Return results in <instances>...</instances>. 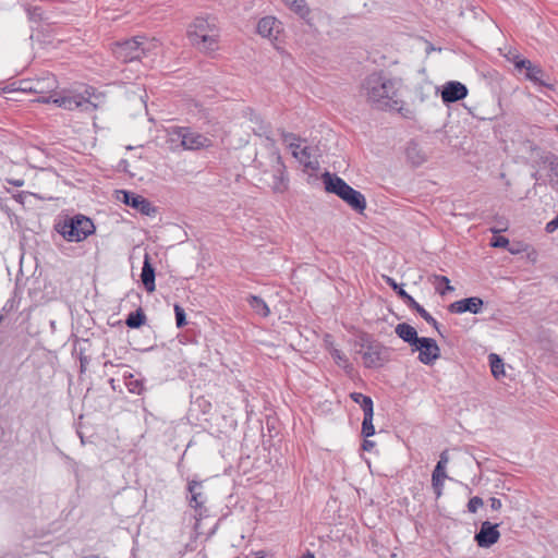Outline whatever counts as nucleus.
<instances>
[{
  "mask_svg": "<svg viewBox=\"0 0 558 558\" xmlns=\"http://www.w3.org/2000/svg\"><path fill=\"white\" fill-rule=\"evenodd\" d=\"M360 94L373 108L387 110L397 105L398 82L383 71H375L363 80Z\"/></svg>",
  "mask_w": 558,
  "mask_h": 558,
  "instance_id": "1",
  "label": "nucleus"
},
{
  "mask_svg": "<svg viewBox=\"0 0 558 558\" xmlns=\"http://www.w3.org/2000/svg\"><path fill=\"white\" fill-rule=\"evenodd\" d=\"M322 179L326 192L336 194L359 214L366 209L365 196L360 191L351 187L343 179L329 172H325Z\"/></svg>",
  "mask_w": 558,
  "mask_h": 558,
  "instance_id": "2",
  "label": "nucleus"
},
{
  "mask_svg": "<svg viewBox=\"0 0 558 558\" xmlns=\"http://www.w3.org/2000/svg\"><path fill=\"white\" fill-rule=\"evenodd\" d=\"M54 228L69 242H81L95 231L94 222L84 215L66 216Z\"/></svg>",
  "mask_w": 558,
  "mask_h": 558,
  "instance_id": "3",
  "label": "nucleus"
},
{
  "mask_svg": "<svg viewBox=\"0 0 558 558\" xmlns=\"http://www.w3.org/2000/svg\"><path fill=\"white\" fill-rule=\"evenodd\" d=\"M258 163V167L263 169L265 174H270L271 182L270 187L274 193H284L289 187V179L287 175V168L282 161L281 155L279 151L271 147L267 154V161H260L255 159Z\"/></svg>",
  "mask_w": 558,
  "mask_h": 558,
  "instance_id": "4",
  "label": "nucleus"
},
{
  "mask_svg": "<svg viewBox=\"0 0 558 558\" xmlns=\"http://www.w3.org/2000/svg\"><path fill=\"white\" fill-rule=\"evenodd\" d=\"M86 93L88 94V97H84L81 94H58L54 93L53 95H49L48 97H43L39 99V102L43 104H49L53 102L60 108L66 109V110H93L97 107V104L92 100V95L86 89Z\"/></svg>",
  "mask_w": 558,
  "mask_h": 558,
  "instance_id": "5",
  "label": "nucleus"
},
{
  "mask_svg": "<svg viewBox=\"0 0 558 558\" xmlns=\"http://www.w3.org/2000/svg\"><path fill=\"white\" fill-rule=\"evenodd\" d=\"M360 351L363 364L367 368H379L389 361V352L380 342L371 337L363 338Z\"/></svg>",
  "mask_w": 558,
  "mask_h": 558,
  "instance_id": "6",
  "label": "nucleus"
},
{
  "mask_svg": "<svg viewBox=\"0 0 558 558\" xmlns=\"http://www.w3.org/2000/svg\"><path fill=\"white\" fill-rule=\"evenodd\" d=\"M512 62L517 70H525L524 76L526 80L531 81L535 85L555 90V84L550 82L549 76L539 65L534 64L529 59L521 58L520 56H514Z\"/></svg>",
  "mask_w": 558,
  "mask_h": 558,
  "instance_id": "7",
  "label": "nucleus"
},
{
  "mask_svg": "<svg viewBox=\"0 0 558 558\" xmlns=\"http://www.w3.org/2000/svg\"><path fill=\"white\" fill-rule=\"evenodd\" d=\"M112 56L122 63L140 60L145 52L144 41L137 37L117 41L111 47Z\"/></svg>",
  "mask_w": 558,
  "mask_h": 558,
  "instance_id": "8",
  "label": "nucleus"
},
{
  "mask_svg": "<svg viewBox=\"0 0 558 558\" xmlns=\"http://www.w3.org/2000/svg\"><path fill=\"white\" fill-rule=\"evenodd\" d=\"M113 197L117 202L133 208L144 216H154L157 208L147 198L126 190H116Z\"/></svg>",
  "mask_w": 558,
  "mask_h": 558,
  "instance_id": "9",
  "label": "nucleus"
},
{
  "mask_svg": "<svg viewBox=\"0 0 558 558\" xmlns=\"http://www.w3.org/2000/svg\"><path fill=\"white\" fill-rule=\"evenodd\" d=\"M413 351H418V361L425 365H432L440 356V349L435 339L421 337Z\"/></svg>",
  "mask_w": 558,
  "mask_h": 558,
  "instance_id": "10",
  "label": "nucleus"
},
{
  "mask_svg": "<svg viewBox=\"0 0 558 558\" xmlns=\"http://www.w3.org/2000/svg\"><path fill=\"white\" fill-rule=\"evenodd\" d=\"M498 523L489 521L482 522L478 532L474 535V541L481 548H489L498 542L500 533L498 531Z\"/></svg>",
  "mask_w": 558,
  "mask_h": 558,
  "instance_id": "11",
  "label": "nucleus"
},
{
  "mask_svg": "<svg viewBox=\"0 0 558 558\" xmlns=\"http://www.w3.org/2000/svg\"><path fill=\"white\" fill-rule=\"evenodd\" d=\"M449 462L448 451L445 450L440 453L439 460L432 474V486L436 498L442 494L444 481L447 478L446 466Z\"/></svg>",
  "mask_w": 558,
  "mask_h": 558,
  "instance_id": "12",
  "label": "nucleus"
},
{
  "mask_svg": "<svg viewBox=\"0 0 558 558\" xmlns=\"http://www.w3.org/2000/svg\"><path fill=\"white\" fill-rule=\"evenodd\" d=\"M219 28L203 35L194 33V38L189 39L193 47L201 52H214L218 49Z\"/></svg>",
  "mask_w": 558,
  "mask_h": 558,
  "instance_id": "13",
  "label": "nucleus"
},
{
  "mask_svg": "<svg viewBox=\"0 0 558 558\" xmlns=\"http://www.w3.org/2000/svg\"><path fill=\"white\" fill-rule=\"evenodd\" d=\"M484 301L478 296H471L458 300L448 306V311L452 314H462L470 312L480 314L483 311Z\"/></svg>",
  "mask_w": 558,
  "mask_h": 558,
  "instance_id": "14",
  "label": "nucleus"
},
{
  "mask_svg": "<svg viewBox=\"0 0 558 558\" xmlns=\"http://www.w3.org/2000/svg\"><path fill=\"white\" fill-rule=\"evenodd\" d=\"M58 86L57 80L54 75L47 74L34 82H32L31 86L27 88L29 92L39 94V99L43 97H48L49 95H53L56 93V88Z\"/></svg>",
  "mask_w": 558,
  "mask_h": 558,
  "instance_id": "15",
  "label": "nucleus"
},
{
  "mask_svg": "<svg viewBox=\"0 0 558 558\" xmlns=\"http://www.w3.org/2000/svg\"><path fill=\"white\" fill-rule=\"evenodd\" d=\"M468 96V88L458 81H450L444 85L441 99L445 104H451L464 99Z\"/></svg>",
  "mask_w": 558,
  "mask_h": 558,
  "instance_id": "16",
  "label": "nucleus"
},
{
  "mask_svg": "<svg viewBox=\"0 0 558 558\" xmlns=\"http://www.w3.org/2000/svg\"><path fill=\"white\" fill-rule=\"evenodd\" d=\"M183 149L195 150L201 148H207L211 145L210 138L207 136L186 128L184 132Z\"/></svg>",
  "mask_w": 558,
  "mask_h": 558,
  "instance_id": "17",
  "label": "nucleus"
},
{
  "mask_svg": "<svg viewBox=\"0 0 558 558\" xmlns=\"http://www.w3.org/2000/svg\"><path fill=\"white\" fill-rule=\"evenodd\" d=\"M214 29H218L215 17H196L193 23L189 26L187 29V38H194V33L197 35H203L208 32H213Z\"/></svg>",
  "mask_w": 558,
  "mask_h": 558,
  "instance_id": "18",
  "label": "nucleus"
},
{
  "mask_svg": "<svg viewBox=\"0 0 558 558\" xmlns=\"http://www.w3.org/2000/svg\"><path fill=\"white\" fill-rule=\"evenodd\" d=\"M155 277H156V272H155V268L151 264V257L148 253H145L142 272H141V281H142L145 290L149 293L154 292L156 289Z\"/></svg>",
  "mask_w": 558,
  "mask_h": 558,
  "instance_id": "19",
  "label": "nucleus"
},
{
  "mask_svg": "<svg viewBox=\"0 0 558 558\" xmlns=\"http://www.w3.org/2000/svg\"><path fill=\"white\" fill-rule=\"evenodd\" d=\"M201 488L202 483L198 481L192 480L187 484V490L191 494L190 506L193 507L199 515L203 514L204 504L206 500Z\"/></svg>",
  "mask_w": 558,
  "mask_h": 558,
  "instance_id": "20",
  "label": "nucleus"
},
{
  "mask_svg": "<svg viewBox=\"0 0 558 558\" xmlns=\"http://www.w3.org/2000/svg\"><path fill=\"white\" fill-rule=\"evenodd\" d=\"M280 22L277 21L274 16H265L262 17L257 23V33L266 38H277V34L279 33Z\"/></svg>",
  "mask_w": 558,
  "mask_h": 558,
  "instance_id": "21",
  "label": "nucleus"
},
{
  "mask_svg": "<svg viewBox=\"0 0 558 558\" xmlns=\"http://www.w3.org/2000/svg\"><path fill=\"white\" fill-rule=\"evenodd\" d=\"M396 335L412 348L416 345L421 337L417 336L416 329L408 323L398 324L395 328Z\"/></svg>",
  "mask_w": 558,
  "mask_h": 558,
  "instance_id": "22",
  "label": "nucleus"
},
{
  "mask_svg": "<svg viewBox=\"0 0 558 558\" xmlns=\"http://www.w3.org/2000/svg\"><path fill=\"white\" fill-rule=\"evenodd\" d=\"M408 160L415 167L421 166L427 159L426 154L421 149L417 143L410 142L405 149Z\"/></svg>",
  "mask_w": 558,
  "mask_h": 558,
  "instance_id": "23",
  "label": "nucleus"
},
{
  "mask_svg": "<svg viewBox=\"0 0 558 558\" xmlns=\"http://www.w3.org/2000/svg\"><path fill=\"white\" fill-rule=\"evenodd\" d=\"M246 301L250 305V307L253 310L254 313L262 317H268L270 315V310L267 303L259 296L250 294L246 298Z\"/></svg>",
  "mask_w": 558,
  "mask_h": 558,
  "instance_id": "24",
  "label": "nucleus"
},
{
  "mask_svg": "<svg viewBox=\"0 0 558 558\" xmlns=\"http://www.w3.org/2000/svg\"><path fill=\"white\" fill-rule=\"evenodd\" d=\"M184 132H186L185 126H170L167 129L168 142L172 148H182L185 138Z\"/></svg>",
  "mask_w": 558,
  "mask_h": 558,
  "instance_id": "25",
  "label": "nucleus"
},
{
  "mask_svg": "<svg viewBox=\"0 0 558 558\" xmlns=\"http://www.w3.org/2000/svg\"><path fill=\"white\" fill-rule=\"evenodd\" d=\"M386 283L397 293V295L407 304L411 310L417 304V302L401 287L395 279L386 277Z\"/></svg>",
  "mask_w": 558,
  "mask_h": 558,
  "instance_id": "26",
  "label": "nucleus"
},
{
  "mask_svg": "<svg viewBox=\"0 0 558 558\" xmlns=\"http://www.w3.org/2000/svg\"><path fill=\"white\" fill-rule=\"evenodd\" d=\"M293 156L305 167L314 168L311 163V151L308 147H300L299 143H290Z\"/></svg>",
  "mask_w": 558,
  "mask_h": 558,
  "instance_id": "27",
  "label": "nucleus"
},
{
  "mask_svg": "<svg viewBox=\"0 0 558 558\" xmlns=\"http://www.w3.org/2000/svg\"><path fill=\"white\" fill-rule=\"evenodd\" d=\"M146 322V315L144 311L140 307L134 312H131L128 315V318L125 320V324L130 328H140L143 326Z\"/></svg>",
  "mask_w": 558,
  "mask_h": 558,
  "instance_id": "28",
  "label": "nucleus"
},
{
  "mask_svg": "<svg viewBox=\"0 0 558 558\" xmlns=\"http://www.w3.org/2000/svg\"><path fill=\"white\" fill-rule=\"evenodd\" d=\"M363 413H364V417H363V422H362L361 433L365 438H368L375 434V427L373 424L374 409L363 412Z\"/></svg>",
  "mask_w": 558,
  "mask_h": 558,
  "instance_id": "29",
  "label": "nucleus"
},
{
  "mask_svg": "<svg viewBox=\"0 0 558 558\" xmlns=\"http://www.w3.org/2000/svg\"><path fill=\"white\" fill-rule=\"evenodd\" d=\"M287 7L303 20H307L310 16L311 10L307 7L305 0H293Z\"/></svg>",
  "mask_w": 558,
  "mask_h": 558,
  "instance_id": "30",
  "label": "nucleus"
},
{
  "mask_svg": "<svg viewBox=\"0 0 558 558\" xmlns=\"http://www.w3.org/2000/svg\"><path fill=\"white\" fill-rule=\"evenodd\" d=\"M412 310L415 311L427 324L432 325L441 337H444L438 322L422 305L417 303Z\"/></svg>",
  "mask_w": 558,
  "mask_h": 558,
  "instance_id": "31",
  "label": "nucleus"
},
{
  "mask_svg": "<svg viewBox=\"0 0 558 558\" xmlns=\"http://www.w3.org/2000/svg\"><path fill=\"white\" fill-rule=\"evenodd\" d=\"M350 398L352 399L353 402L361 405L363 412L374 409L373 400L368 396H365L361 392H352L350 393Z\"/></svg>",
  "mask_w": 558,
  "mask_h": 558,
  "instance_id": "32",
  "label": "nucleus"
},
{
  "mask_svg": "<svg viewBox=\"0 0 558 558\" xmlns=\"http://www.w3.org/2000/svg\"><path fill=\"white\" fill-rule=\"evenodd\" d=\"M489 365L492 374L495 378L498 379L500 376L505 375L504 361L497 354H489Z\"/></svg>",
  "mask_w": 558,
  "mask_h": 558,
  "instance_id": "33",
  "label": "nucleus"
},
{
  "mask_svg": "<svg viewBox=\"0 0 558 558\" xmlns=\"http://www.w3.org/2000/svg\"><path fill=\"white\" fill-rule=\"evenodd\" d=\"M435 289L440 295H445L447 292H451L454 290L452 286H450V280L446 276L435 275Z\"/></svg>",
  "mask_w": 558,
  "mask_h": 558,
  "instance_id": "34",
  "label": "nucleus"
},
{
  "mask_svg": "<svg viewBox=\"0 0 558 558\" xmlns=\"http://www.w3.org/2000/svg\"><path fill=\"white\" fill-rule=\"evenodd\" d=\"M396 102H397L396 107L388 108L387 110H396L404 119H409V120H414L415 119V111L413 109L409 108V107H404L403 102L398 99V96L396 97Z\"/></svg>",
  "mask_w": 558,
  "mask_h": 558,
  "instance_id": "35",
  "label": "nucleus"
},
{
  "mask_svg": "<svg viewBox=\"0 0 558 558\" xmlns=\"http://www.w3.org/2000/svg\"><path fill=\"white\" fill-rule=\"evenodd\" d=\"M174 314H175L177 327L183 328L187 324L184 308L181 307L179 304H175L174 305Z\"/></svg>",
  "mask_w": 558,
  "mask_h": 558,
  "instance_id": "36",
  "label": "nucleus"
},
{
  "mask_svg": "<svg viewBox=\"0 0 558 558\" xmlns=\"http://www.w3.org/2000/svg\"><path fill=\"white\" fill-rule=\"evenodd\" d=\"M123 76L122 77H118V74L113 71V69L110 71L109 73V76L110 77H113L112 81L108 82L107 81V85H110V84H124L126 83L128 81L132 80V76L129 75V74H125V69L121 70L120 72Z\"/></svg>",
  "mask_w": 558,
  "mask_h": 558,
  "instance_id": "37",
  "label": "nucleus"
},
{
  "mask_svg": "<svg viewBox=\"0 0 558 558\" xmlns=\"http://www.w3.org/2000/svg\"><path fill=\"white\" fill-rule=\"evenodd\" d=\"M483 499L478 496L472 497L468 502V510L471 513H475L478 509V507L483 506Z\"/></svg>",
  "mask_w": 558,
  "mask_h": 558,
  "instance_id": "38",
  "label": "nucleus"
},
{
  "mask_svg": "<svg viewBox=\"0 0 558 558\" xmlns=\"http://www.w3.org/2000/svg\"><path fill=\"white\" fill-rule=\"evenodd\" d=\"M126 387L132 393L140 395L143 390V384L137 379L131 378L129 381H126Z\"/></svg>",
  "mask_w": 558,
  "mask_h": 558,
  "instance_id": "39",
  "label": "nucleus"
},
{
  "mask_svg": "<svg viewBox=\"0 0 558 558\" xmlns=\"http://www.w3.org/2000/svg\"><path fill=\"white\" fill-rule=\"evenodd\" d=\"M509 244V240L502 235H497L492 239L490 245L493 247H507Z\"/></svg>",
  "mask_w": 558,
  "mask_h": 558,
  "instance_id": "40",
  "label": "nucleus"
},
{
  "mask_svg": "<svg viewBox=\"0 0 558 558\" xmlns=\"http://www.w3.org/2000/svg\"><path fill=\"white\" fill-rule=\"evenodd\" d=\"M281 137H282V141L284 143H287L289 146H290V143H296L300 141V138L296 137L293 133H288L284 131L281 132Z\"/></svg>",
  "mask_w": 558,
  "mask_h": 558,
  "instance_id": "41",
  "label": "nucleus"
},
{
  "mask_svg": "<svg viewBox=\"0 0 558 558\" xmlns=\"http://www.w3.org/2000/svg\"><path fill=\"white\" fill-rule=\"evenodd\" d=\"M558 229V215L550 221H548L545 226V231L547 233H553Z\"/></svg>",
  "mask_w": 558,
  "mask_h": 558,
  "instance_id": "42",
  "label": "nucleus"
},
{
  "mask_svg": "<svg viewBox=\"0 0 558 558\" xmlns=\"http://www.w3.org/2000/svg\"><path fill=\"white\" fill-rule=\"evenodd\" d=\"M331 356L333 357V360L337 362V363H340V362H347V357L345 355L338 349H333L331 351Z\"/></svg>",
  "mask_w": 558,
  "mask_h": 558,
  "instance_id": "43",
  "label": "nucleus"
},
{
  "mask_svg": "<svg viewBox=\"0 0 558 558\" xmlns=\"http://www.w3.org/2000/svg\"><path fill=\"white\" fill-rule=\"evenodd\" d=\"M489 505H490L492 510H494V511H498L502 507L501 500L496 497L489 498Z\"/></svg>",
  "mask_w": 558,
  "mask_h": 558,
  "instance_id": "44",
  "label": "nucleus"
},
{
  "mask_svg": "<svg viewBox=\"0 0 558 558\" xmlns=\"http://www.w3.org/2000/svg\"><path fill=\"white\" fill-rule=\"evenodd\" d=\"M375 446V442L373 440H368L365 438L362 444V449L365 451H371Z\"/></svg>",
  "mask_w": 558,
  "mask_h": 558,
  "instance_id": "45",
  "label": "nucleus"
},
{
  "mask_svg": "<svg viewBox=\"0 0 558 558\" xmlns=\"http://www.w3.org/2000/svg\"><path fill=\"white\" fill-rule=\"evenodd\" d=\"M269 125L268 124H262L259 126L258 135H265L267 138H269Z\"/></svg>",
  "mask_w": 558,
  "mask_h": 558,
  "instance_id": "46",
  "label": "nucleus"
},
{
  "mask_svg": "<svg viewBox=\"0 0 558 558\" xmlns=\"http://www.w3.org/2000/svg\"><path fill=\"white\" fill-rule=\"evenodd\" d=\"M80 361H81V371L83 372L85 365L87 364V357L86 356H81Z\"/></svg>",
  "mask_w": 558,
  "mask_h": 558,
  "instance_id": "47",
  "label": "nucleus"
},
{
  "mask_svg": "<svg viewBox=\"0 0 558 558\" xmlns=\"http://www.w3.org/2000/svg\"><path fill=\"white\" fill-rule=\"evenodd\" d=\"M9 183L13 184L14 186H22L24 184V182L22 180H14V181H9Z\"/></svg>",
  "mask_w": 558,
  "mask_h": 558,
  "instance_id": "48",
  "label": "nucleus"
},
{
  "mask_svg": "<svg viewBox=\"0 0 558 558\" xmlns=\"http://www.w3.org/2000/svg\"><path fill=\"white\" fill-rule=\"evenodd\" d=\"M39 8H34L33 12H32V15L33 16H40V13H39Z\"/></svg>",
  "mask_w": 558,
  "mask_h": 558,
  "instance_id": "49",
  "label": "nucleus"
},
{
  "mask_svg": "<svg viewBox=\"0 0 558 558\" xmlns=\"http://www.w3.org/2000/svg\"><path fill=\"white\" fill-rule=\"evenodd\" d=\"M302 558H315V556L312 553L308 551Z\"/></svg>",
  "mask_w": 558,
  "mask_h": 558,
  "instance_id": "50",
  "label": "nucleus"
},
{
  "mask_svg": "<svg viewBox=\"0 0 558 558\" xmlns=\"http://www.w3.org/2000/svg\"><path fill=\"white\" fill-rule=\"evenodd\" d=\"M284 2L286 5H289V3H291L293 0H282Z\"/></svg>",
  "mask_w": 558,
  "mask_h": 558,
  "instance_id": "51",
  "label": "nucleus"
},
{
  "mask_svg": "<svg viewBox=\"0 0 558 558\" xmlns=\"http://www.w3.org/2000/svg\"><path fill=\"white\" fill-rule=\"evenodd\" d=\"M109 381H110V385L112 386V388L116 389V387H114V379H110Z\"/></svg>",
  "mask_w": 558,
  "mask_h": 558,
  "instance_id": "52",
  "label": "nucleus"
},
{
  "mask_svg": "<svg viewBox=\"0 0 558 558\" xmlns=\"http://www.w3.org/2000/svg\"><path fill=\"white\" fill-rule=\"evenodd\" d=\"M256 558H264V556H259V557H256Z\"/></svg>",
  "mask_w": 558,
  "mask_h": 558,
  "instance_id": "53",
  "label": "nucleus"
}]
</instances>
